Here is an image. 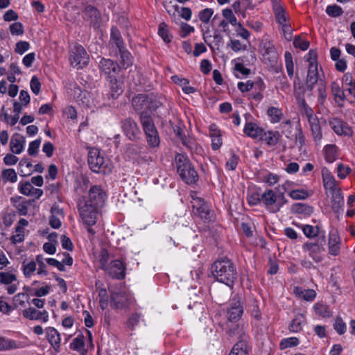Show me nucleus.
<instances>
[{
	"instance_id": "obj_1",
	"label": "nucleus",
	"mask_w": 355,
	"mask_h": 355,
	"mask_svg": "<svg viewBox=\"0 0 355 355\" xmlns=\"http://www.w3.org/2000/svg\"><path fill=\"white\" fill-rule=\"evenodd\" d=\"M211 272L216 280L229 287H232L237 279L236 267L227 257L216 259L211 266Z\"/></svg>"
},
{
	"instance_id": "obj_2",
	"label": "nucleus",
	"mask_w": 355,
	"mask_h": 355,
	"mask_svg": "<svg viewBox=\"0 0 355 355\" xmlns=\"http://www.w3.org/2000/svg\"><path fill=\"white\" fill-rule=\"evenodd\" d=\"M175 162L178 173L185 183L194 184L198 180V173L186 155L177 153Z\"/></svg>"
},
{
	"instance_id": "obj_3",
	"label": "nucleus",
	"mask_w": 355,
	"mask_h": 355,
	"mask_svg": "<svg viewBox=\"0 0 355 355\" xmlns=\"http://www.w3.org/2000/svg\"><path fill=\"white\" fill-rule=\"evenodd\" d=\"M230 336L238 335V342L234 345L229 355H249V336L246 334L245 324H236L227 331Z\"/></svg>"
},
{
	"instance_id": "obj_4",
	"label": "nucleus",
	"mask_w": 355,
	"mask_h": 355,
	"mask_svg": "<svg viewBox=\"0 0 355 355\" xmlns=\"http://www.w3.org/2000/svg\"><path fill=\"white\" fill-rule=\"evenodd\" d=\"M272 10L276 21L281 28L284 37L287 41H291L293 38V28L285 9L280 3L274 0L272 1Z\"/></svg>"
},
{
	"instance_id": "obj_5",
	"label": "nucleus",
	"mask_w": 355,
	"mask_h": 355,
	"mask_svg": "<svg viewBox=\"0 0 355 355\" xmlns=\"http://www.w3.org/2000/svg\"><path fill=\"white\" fill-rule=\"evenodd\" d=\"M260 54L262 62L270 68H275L279 63V53L274 44L268 40H263L260 44Z\"/></svg>"
},
{
	"instance_id": "obj_6",
	"label": "nucleus",
	"mask_w": 355,
	"mask_h": 355,
	"mask_svg": "<svg viewBox=\"0 0 355 355\" xmlns=\"http://www.w3.org/2000/svg\"><path fill=\"white\" fill-rule=\"evenodd\" d=\"M87 162L90 169L96 173H107L111 172L112 167L105 162L104 157L101 155L98 148H89Z\"/></svg>"
},
{
	"instance_id": "obj_7",
	"label": "nucleus",
	"mask_w": 355,
	"mask_h": 355,
	"mask_svg": "<svg viewBox=\"0 0 355 355\" xmlns=\"http://www.w3.org/2000/svg\"><path fill=\"white\" fill-rule=\"evenodd\" d=\"M100 71L104 73L110 83L111 89H118L116 75L121 71L119 64L109 58H103L98 64Z\"/></svg>"
},
{
	"instance_id": "obj_8",
	"label": "nucleus",
	"mask_w": 355,
	"mask_h": 355,
	"mask_svg": "<svg viewBox=\"0 0 355 355\" xmlns=\"http://www.w3.org/2000/svg\"><path fill=\"white\" fill-rule=\"evenodd\" d=\"M191 198L193 214L205 222L211 221V214L208 204L202 198L197 196L196 192L191 194Z\"/></svg>"
},
{
	"instance_id": "obj_9",
	"label": "nucleus",
	"mask_w": 355,
	"mask_h": 355,
	"mask_svg": "<svg viewBox=\"0 0 355 355\" xmlns=\"http://www.w3.org/2000/svg\"><path fill=\"white\" fill-rule=\"evenodd\" d=\"M326 243L324 232L322 233L320 238L317 241H308L302 245L303 252L308 253L309 256L315 262H320L322 260L321 253L324 250Z\"/></svg>"
},
{
	"instance_id": "obj_10",
	"label": "nucleus",
	"mask_w": 355,
	"mask_h": 355,
	"mask_svg": "<svg viewBox=\"0 0 355 355\" xmlns=\"http://www.w3.org/2000/svg\"><path fill=\"white\" fill-rule=\"evenodd\" d=\"M69 60L73 67L82 69L88 64L89 57L83 46L76 44L69 51Z\"/></svg>"
},
{
	"instance_id": "obj_11",
	"label": "nucleus",
	"mask_w": 355,
	"mask_h": 355,
	"mask_svg": "<svg viewBox=\"0 0 355 355\" xmlns=\"http://www.w3.org/2000/svg\"><path fill=\"white\" fill-rule=\"evenodd\" d=\"M111 304L117 309L127 308L132 303L131 296L122 287L110 288Z\"/></svg>"
},
{
	"instance_id": "obj_12",
	"label": "nucleus",
	"mask_w": 355,
	"mask_h": 355,
	"mask_svg": "<svg viewBox=\"0 0 355 355\" xmlns=\"http://www.w3.org/2000/svg\"><path fill=\"white\" fill-rule=\"evenodd\" d=\"M243 306L241 297L234 296L230 301L226 310V318L228 322H236L243 313Z\"/></svg>"
},
{
	"instance_id": "obj_13",
	"label": "nucleus",
	"mask_w": 355,
	"mask_h": 355,
	"mask_svg": "<svg viewBox=\"0 0 355 355\" xmlns=\"http://www.w3.org/2000/svg\"><path fill=\"white\" fill-rule=\"evenodd\" d=\"M328 124L333 132L338 137H351L354 135L353 128L339 117H330Z\"/></svg>"
},
{
	"instance_id": "obj_14",
	"label": "nucleus",
	"mask_w": 355,
	"mask_h": 355,
	"mask_svg": "<svg viewBox=\"0 0 355 355\" xmlns=\"http://www.w3.org/2000/svg\"><path fill=\"white\" fill-rule=\"evenodd\" d=\"M86 205L98 208H101L104 205L107 195L101 186L92 187L89 190Z\"/></svg>"
},
{
	"instance_id": "obj_15",
	"label": "nucleus",
	"mask_w": 355,
	"mask_h": 355,
	"mask_svg": "<svg viewBox=\"0 0 355 355\" xmlns=\"http://www.w3.org/2000/svg\"><path fill=\"white\" fill-rule=\"evenodd\" d=\"M277 198L278 196L272 189H267L261 195V200L265 208L272 213L279 211L280 205H277Z\"/></svg>"
},
{
	"instance_id": "obj_16",
	"label": "nucleus",
	"mask_w": 355,
	"mask_h": 355,
	"mask_svg": "<svg viewBox=\"0 0 355 355\" xmlns=\"http://www.w3.org/2000/svg\"><path fill=\"white\" fill-rule=\"evenodd\" d=\"M125 264L119 259H116L104 270L110 277L116 279H123L125 276Z\"/></svg>"
},
{
	"instance_id": "obj_17",
	"label": "nucleus",
	"mask_w": 355,
	"mask_h": 355,
	"mask_svg": "<svg viewBox=\"0 0 355 355\" xmlns=\"http://www.w3.org/2000/svg\"><path fill=\"white\" fill-rule=\"evenodd\" d=\"M98 207H93L88 205L80 209V216L84 223L89 226L94 225L96 222V216L98 213Z\"/></svg>"
},
{
	"instance_id": "obj_18",
	"label": "nucleus",
	"mask_w": 355,
	"mask_h": 355,
	"mask_svg": "<svg viewBox=\"0 0 355 355\" xmlns=\"http://www.w3.org/2000/svg\"><path fill=\"white\" fill-rule=\"evenodd\" d=\"M121 128L123 133L130 140H135L140 132L137 123L130 118L125 119L121 121Z\"/></svg>"
},
{
	"instance_id": "obj_19",
	"label": "nucleus",
	"mask_w": 355,
	"mask_h": 355,
	"mask_svg": "<svg viewBox=\"0 0 355 355\" xmlns=\"http://www.w3.org/2000/svg\"><path fill=\"white\" fill-rule=\"evenodd\" d=\"M341 239L337 231H331L329 234L328 250L332 256H337L340 251Z\"/></svg>"
},
{
	"instance_id": "obj_20",
	"label": "nucleus",
	"mask_w": 355,
	"mask_h": 355,
	"mask_svg": "<svg viewBox=\"0 0 355 355\" xmlns=\"http://www.w3.org/2000/svg\"><path fill=\"white\" fill-rule=\"evenodd\" d=\"M109 45L112 51L116 49L118 50V51H120L125 49V44L121 37V33L115 27H112L111 29Z\"/></svg>"
},
{
	"instance_id": "obj_21",
	"label": "nucleus",
	"mask_w": 355,
	"mask_h": 355,
	"mask_svg": "<svg viewBox=\"0 0 355 355\" xmlns=\"http://www.w3.org/2000/svg\"><path fill=\"white\" fill-rule=\"evenodd\" d=\"M23 315L29 320H41L43 322H46L49 320V313L46 311H37L32 307L24 310Z\"/></svg>"
},
{
	"instance_id": "obj_22",
	"label": "nucleus",
	"mask_w": 355,
	"mask_h": 355,
	"mask_svg": "<svg viewBox=\"0 0 355 355\" xmlns=\"http://www.w3.org/2000/svg\"><path fill=\"white\" fill-rule=\"evenodd\" d=\"M182 144L190 151L192 155L203 156L205 150L203 148L193 139L181 137Z\"/></svg>"
},
{
	"instance_id": "obj_23",
	"label": "nucleus",
	"mask_w": 355,
	"mask_h": 355,
	"mask_svg": "<svg viewBox=\"0 0 355 355\" xmlns=\"http://www.w3.org/2000/svg\"><path fill=\"white\" fill-rule=\"evenodd\" d=\"M46 337L53 348L59 352L60 347V335L58 331L51 327H49L45 329Z\"/></svg>"
},
{
	"instance_id": "obj_24",
	"label": "nucleus",
	"mask_w": 355,
	"mask_h": 355,
	"mask_svg": "<svg viewBox=\"0 0 355 355\" xmlns=\"http://www.w3.org/2000/svg\"><path fill=\"white\" fill-rule=\"evenodd\" d=\"M25 143L23 136L18 133L13 135L10 142V150L15 154H20L24 149Z\"/></svg>"
},
{
	"instance_id": "obj_25",
	"label": "nucleus",
	"mask_w": 355,
	"mask_h": 355,
	"mask_svg": "<svg viewBox=\"0 0 355 355\" xmlns=\"http://www.w3.org/2000/svg\"><path fill=\"white\" fill-rule=\"evenodd\" d=\"M139 120L144 132H152L157 130L151 115L146 111H142L139 115Z\"/></svg>"
},
{
	"instance_id": "obj_26",
	"label": "nucleus",
	"mask_w": 355,
	"mask_h": 355,
	"mask_svg": "<svg viewBox=\"0 0 355 355\" xmlns=\"http://www.w3.org/2000/svg\"><path fill=\"white\" fill-rule=\"evenodd\" d=\"M24 347L22 342L0 336V351H8L20 349Z\"/></svg>"
},
{
	"instance_id": "obj_27",
	"label": "nucleus",
	"mask_w": 355,
	"mask_h": 355,
	"mask_svg": "<svg viewBox=\"0 0 355 355\" xmlns=\"http://www.w3.org/2000/svg\"><path fill=\"white\" fill-rule=\"evenodd\" d=\"M209 136L211 139L212 149L214 150L219 149L223 144V141L220 130L215 124H211L209 126Z\"/></svg>"
},
{
	"instance_id": "obj_28",
	"label": "nucleus",
	"mask_w": 355,
	"mask_h": 355,
	"mask_svg": "<svg viewBox=\"0 0 355 355\" xmlns=\"http://www.w3.org/2000/svg\"><path fill=\"white\" fill-rule=\"evenodd\" d=\"M295 295L300 299L308 302H312L316 297V293L313 289H304L300 286H295L293 288Z\"/></svg>"
},
{
	"instance_id": "obj_29",
	"label": "nucleus",
	"mask_w": 355,
	"mask_h": 355,
	"mask_svg": "<svg viewBox=\"0 0 355 355\" xmlns=\"http://www.w3.org/2000/svg\"><path fill=\"white\" fill-rule=\"evenodd\" d=\"M334 100L339 107L343 106V103L347 101L352 102L348 98V95H352L355 98V90H332Z\"/></svg>"
},
{
	"instance_id": "obj_30",
	"label": "nucleus",
	"mask_w": 355,
	"mask_h": 355,
	"mask_svg": "<svg viewBox=\"0 0 355 355\" xmlns=\"http://www.w3.org/2000/svg\"><path fill=\"white\" fill-rule=\"evenodd\" d=\"M322 176L325 189H329L331 192L339 189V188L337 187L334 177L328 170H322Z\"/></svg>"
},
{
	"instance_id": "obj_31",
	"label": "nucleus",
	"mask_w": 355,
	"mask_h": 355,
	"mask_svg": "<svg viewBox=\"0 0 355 355\" xmlns=\"http://www.w3.org/2000/svg\"><path fill=\"white\" fill-rule=\"evenodd\" d=\"M319 73L318 64H312L309 66L306 76V85L308 87H313L318 81Z\"/></svg>"
},
{
	"instance_id": "obj_32",
	"label": "nucleus",
	"mask_w": 355,
	"mask_h": 355,
	"mask_svg": "<svg viewBox=\"0 0 355 355\" xmlns=\"http://www.w3.org/2000/svg\"><path fill=\"white\" fill-rule=\"evenodd\" d=\"M150 96L146 94H138L132 98V106L136 110H141L142 109H148V104L149 102Z\"/></svg>"
},
{
	"instance_id": "obj_33",
	"label": "nucleus",
	"mask_w": 355,
	"mask_h": 355,
	"mask_svg": "<svg viewBox=\"0 0 355 355\" xmlns=\"http://www.w3.org/2000/svg\"><path fill=\"white\" fill-rule=\"evenodd\" d=\"M314 141L320 144L322 139V128L318 119L309 123Z\"/></svg>"
},
{
	"instance_id": "obj_34",
	"label": "nucleus",
	"mask_w": 355,
	"mask_h": 355,
	"mask_svg": "<svg viewBox=\"0 0 355 355\" xmlns=\"http://www.w3.org/2000/svg\"><path fill=\"white\" fill-rule=\"evenodd\" d=\"M243 131L248 137L257 138L259 136H262L263 130L254 123H247L244 127Z\"/></svg>"
},
{
	"instance_id": "obj_35",
	"label": "nucleus",
	"mask_w": 355,
	"mask_h": 355,
	"mask_svg": "<svg viewBox=\"0 0 355 355\" xmlns=\"http://www.w3.org/2000/svg\"><path fill=\"white\" fill-rule=\"evenodd\" d=\"M338 147L335 144H327L324 148V159L327 162L333 163L338 156Z\"/></svg>"
},
{
	"instance_id": "obj_36",
	"label": "nucleus",
	"mask_w": 355,
	"mask_h": 355,
	"mask_svg": "<svg viewBox=\"0 0 355 355\" xmlns=\"http://www.w3.org/2000/svg\"><path fill=\"white\" fill-rule=\"evenodd\" d=\"M332 194L331 197V207L334 211H339L340 209L344 204V199L342 196V193L340 189H337L336 191L331 192Z\"/></svg>"
},
{
	"instance_id": "obj_37",
	"label": "nucleus",
	"mask_w": 355,
	"mask_h": 355,
	"mask_svg": "<svg viewBox=\"0 0 355 355\" xmlns=\"http://www.w3.org/2000/svg\"><path fill=\"white\" fill-rule=\"evenodd\" d=\"M15 207L17 209L19 215L26 216L28 214V207L31 205L30 200H26L22 197H18L14 200Z\"/></svg>"
},
{
	"instance_id": "obj_38",
	"label": "nucleus",
	"mask_w": 355,
	"mask_h": 355,
	"mask_svg": "<svg viewBox=\"0 0 355 355\" xmlns=\"http://www.w3.org/2000/svg\"><path fill=\"white\" fill-rule=\"evenodd\" d=\"M280 137L281 135L277 131H268L264 132L263 136H262V139H263L268 146H273L278 143Z\"/></svg>"
},
{
	"instance_id": "obj_39",
	"label": "nucleus",
	"mask_w": 355,
	"mask_h": 355,
	"mask_svg": "<svg viewBox=\"0 0 355 355\" xmlns=\"http://www.w3.org/2000/svg\"><path fill=\"white\" fill-rule=\"evenodd\" d=\"M144 133L147 143L151 148H155L159 145L160 139L157 130H152V132L146 131Z\"/></svg>"
},
{
	"instance_id": "obj_40",
	"label": "nucleus",
	"mask_w": 355,
	"mask_h": 355,
	"mask_svg": "<svg viewBox=\"0 0 355 355\" xmlns=\"http://www.w3.org/2000/svg\"><path fill=\"white\" fill-rule=\"evenodd\" d=\"M291 211L295 214H302L304 215H311L313 209L312 207L303 203H295L293 205Z\"/></svg>"
},
{
	"instance_id": "obj_41",
	"label": "nucleus",
	"mask_w": 355,
	"mask_h": 355,
	"mask_svg": "<svg viewBox=\"0 0 355 355\" xmlns=\"http://www.w3.org/2000/svg\"><path fill=\"white\" fill-rule=\"evenodd\" d=\"M1 180L5 183L10 182L15 183L17 181V175L13 168H6L1 172Z\"/></svg>"
},
{
	"instance_id": "obj_42",
	"label": "nucleus",
	"mask_w": 355,
	"mask_h": 355,
	"mask_svg": "<svg viewBox=\"0 0 355 355\" xmlns=\"http://www.w3.org/2000/svg\"><path fill=\"white\" fill-rule=\"evenodd\" d=\"M267 114L270 118L272 123H276L281 121L283 112L281 109L276 107H270L267 110Z\"/></svg>"
},
{
	"instance_id": "obj_43",
	"label": "nucleus",
	"mask_w": 355,
	"mask_h": 355,
	"mask_svg": "<svg viewBox=\"0 0 355 355\" xmlns=\"http://www.w3.org/2000/svg\"><path fill=\"white\" fill-rule=\"evenodd\" d=\"M305 322V318L302 315L296 316L289 325V330L291 332L297 333L302 330Z\"/></svg>"
},
{
	"instance_id": "obj_44",
	"label": "nucleus",
	"mask_w": 355,
	"mask_h": 355,
	"mask_svg": "<svg viewBox=\"0 0 355 355\" xmlns=\"http://www.w3.org/2000/svg\"><path fill=\"white\" fill-rule=\"evenodd\" d=\"M21 270L26 277H31L37 270V265L35 261H31L28 263L25 261L22 263Z\"/></svg>"
},
{
	"instance_id": "obj_45",
	"label": "nucleus",
	"mask_w": 355,
	"mask_h": 355,
	"mask_svg": "<svg viewBox=\"0 0 355 355\" xmlns=\"http://www.w3.org/2000/svg\"><path fill=\"white\" fill-rule=\"evenodd\" d=\"M32 164L31 161L27 158H23L19 163V170L21 175L26 176L30 175L32 172Z\"/></svg>"
},
{
	"instance_id": "obj_46",
	"label": "nucleus",
	"mask_w": 355,
	"mask_h": 355,
	"mask_svg": "<svg viewBox=\"0 0 355 355\" xmlns=\"http://www.w3.org/2000/svg\"><path fill=\"white\" fill-rule=\"evenodd\" d=\"M302 232L307 238H314L317 236H322L320 233V229L318 226L304 225L302 226Z\"/></svg>"
},
{
	"instance_id": "obj_47",
	"label": "nucleus",
	"mask_w": 355,
	"mask_h": 355,
	"mask_svg": "<svg viewBox=\"0 0 355 355\" xmlns=\"http://www.w3.org/2000/svg\"><path fill=\"white\" fill-rule=\"evenodd\" d=\"M315 313L322 318H329L331 315L328 306L324 304L316 303L313 306Z\"/></svg>"
},
{
	"instance_id": "obj_48",
	"label": "nucleus",
	"mask_w": 355,
	"mask_h": 355,
	"mask_svg": "<svg viewBox=\"0 0 355 355\" xmlns=\"http://www.w3.org/2000/svg\"><path fill=\"white\" fill-rule=\"evenodd\" d=\"M158 34L166 43L171 42L172 35L170 33L165 23L163 22L159 25Z\"/></svg>"
},
{
	"instance_id": "obj_49",
	"label": "nucleus",
	"mask_w": 355,
	"mask_h": 355,
	"mask_svg": "<svg viewBox=\"0 0 355 355\" xmlns=\"http://www.w3.org/2000/svg\"><path fill=\"white\" fill-rule=\"evenodd\" d=\"M284 58L288 76L290 78H292L294 75V63L293 61L292 54L288 51H286L284 54Z\"/></svg>"
},
{
	"instance_id": "obj_50",
	"label": "nucleus",
	"mask_w": 355,
	"mask_h": 355,
	"mask_svg": "<svg viewBox=\"0 0 355 355\" xmlns=\"http://www.w3.org/2000/svg\"><path fill=\"white\" fill-rule=\"evenodd\" d=\"M299 343H300L299 340L296 337H290V338H283L280 341L279 347L281 349H285L287 348L296 347L299 345Z\"/></svg>"
},
{
	"instance_id": "obj_51",
	"label": "nucleus",
	"mask_w": 355,
	"mask_h": 355,
	"mask_svg": "<svg viewBox=\"0 0 355 355\" xmlns=\"http://www.w3.org/2000/svg\"><path fill=\"white\" fill-rule=\"evenodd\" d=\"M119 53L121 55V62L123 67L128 68L132 64V57L130 53L126 49V48L122 51H119Z\"/></svg>"
},
{
	"instance_id": "obj_52",
	"label": "nucleus",
	"mask_w": 355,
	"mask_h": 355,
	"mask_svg": "<svg viewBox=\"0 0 355 355\" xmlns=\"http://www.w3.org/2000/svg\"><path fill=\"white\" fill-rule=\"evenodd\" d=\"M164 98L160 96H150L149 102L148 104V110L151 112L155 111L158 107H159L163 102L162 100Z\"/></svg>"
},
{
	"instance_id": "obj_53",
	"label": "nucleus",
	"mask_w": 355,
	"mask_h": 355,
	"mask_svg": "<svg viewBox=\"0 0 355 355\" xmlns=\"http://www.w3.org/2000/svg\"><path fill=\"white\" fill-rule=\"evenodd\" d=\"M85 340L83 335H78L70 344V348L77 352H82L84 349Z\"/></svg>"
},
{
	"instance_id": "obj_54",
	"label": "nucleus",
	"mask_w": 355,
	"mask_h": 355,
	"mask_svg": "<svg viewBox=\"0 0 355 355\" xmlns=\"http://www.w3.org/2000/svg\"><path fill=\"white\" fill-rule=\"evenodd\" d=\"M214 15V10L212 8H207L200 10L198 13V18L200 21L207 24L212 15Z\"/></svg>"
},
{
	"instance_id": "obj_55",
	"label": "nucleus",
	"mask_w": 355,
	"mask_h": 355,
	"mask_svg": "<svg viewBox=\"0 0 355 355\" xmlns=\"http://www.w3.org/2000/svg\"><path fill=\"white\" fill-rule=\"evenodd\" d=\"M85 17L90 19L92 22L96 21L99 17L98 10L92 6H88L85 9Z\"/></svg>"
},
{
	"instance_id": "obj_56",
	"label": "nucleus",
	"mask_w": 355,
	"mask_h": 355,
	"mask_svg": "<svg viewBox=\"0 0 355 355\" xmlns=\"http://www.w3.org/2000/svg\"><path fill=\"white\" fill-rule=\"evenodd\" d=\"M325 11L329 16L332 17L341 16L343 13L342 8L336 4L327 6Z\"/></svg>"
},
{
	"instance_id": "obj_57",
	"label": "nucleus",
	"mask_w": 355,
	"mask_h": 355,
	"mask_svg": "<svg viewBox=\"0 0 355 355\" xmlns=\"http://www.w3.org/2000/svg\"><path fill=\"white\" fill-rule=\"evenodd\" d=\"M78 94H74L76 101L83 105H87L89 102V94L88 90H77Z\"/></svg>"
},
{
	"instance_id": "obj_58",
	"label": "nucleus",
	"mask_w": 355,
	"mask_h": 355,
	"mask_svg": "<svg viewBox=\"0 0 355 355\" xmlns=\"http://www.w3.org/2000/svg\"><path fill=\"white\" fill-rule=\"evenodd\" d=\"M142 315L138 313H133L128 320L127 327L131 330H134L141 320Z\"/></svg>"
},
{
	"instance_id": "obj_59",
	"label": "nucleus",
	"mask_w": 355,
	"mask_h": 355,
	"mask_svg": "<svg viewBox=\"0 0 355 355\" xmlns=\"http://www.w3.org/2000/svg\"><path fill=\"white\" fill-rule=\"evenodd\" d=\"M16 280H17L16 275L12 273L8 272H0V282L3 284H6V285L11 284Z\"/></svg>"
},
{
	"instance_id": "obj_60",
	"label": "nucleus",
	"mask_w": 355,
	"mask_h": 355,
	"mask_svg": "<svg viewBox=\"0 0 355 355\" xmlns=\"http://www.w3.org/2000/svg\"><path fill=\"white\" fill-rule=\"evenodd\" d=\"M29 295L26 293H19L15 295L13 298L14 305L17 307L18 306H24L26 302L28 301Z\"/></svg>"
},
{
	"instance_id": "obj_61",
	"label": "nucleus",
	"mask_w": 355,
	"mask_h": 355,
	"mask_svg": "<svg viewBox=\"0 0 355 355\" xmlns=\"http://www.w3.org/2000/svg\"><path fill=\"white\" fill-rule=\"evenodd\" d=\"M223 15L232 26H235L239 22L237 21V19L233 13L232 10L226 8L223 10Z\"/></svg>"
},
{
	"instance_id": "obj_62",
	"label": "nucleus",
	"mask_w": 355,
	"mask_h": 355,
	"mask_svg": "<svg viewBox=\"0 0 355 355\" xmlns=\"http://www.w3.org/2000/svg\"><path fill=\"white\" fill-rule=\"evenodd\" d=\"M15 232L16 234L10 238L12 243L17 244L23 242L24 240V230H21V227H15Z\"/></svg>"
},
{
	"instance_id": "obj_63",
	"label": "nucleus",
	"mask_w": 355,
	"mask_h": 355,
	"mask_svg": "<svg viewBox=\"0 0 355 355\" xmlns=\"http://www.w3.org/2000/svg\"><path fill=\"white\" fill-rule=\"evenodd\" d=\"M302 114L305 115L307 118L308 122H311L318 119V116L314 114L313 110L308 105L300 108Z\"/></svg>"
},
{
	"instance_id": "obj_64",
	"label": "nucleus",
	"mask_w": 355,
	"mask_h": 355,
	"mask_svg": "<svg viewBox=\"0 0 355 355\" xmlns=\"http://www.w3.org/2000/svg\"><path fill=\"white\" fill-rule=\"evenodd\" d=\"M228 46L234 52L244 51L247 49L245 44H243L239 40L231 39L228 43Z\"/></svg>"
}]
</instances>
